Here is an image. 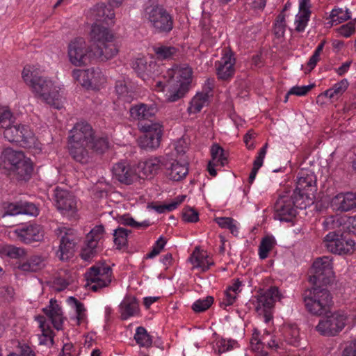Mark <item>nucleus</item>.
Masks as SVG:
<instances>
[{"mask_svg":"<svg viewBox=\"0 0 356 356\" xmlns=\"http://www.w3.org/2000/svg\"><path fill=\"white\" fill-rule=\"evenodd\" d=\"M22 74L24 82L32 88L37 97L56 109L63 108L58 90L50 79L39 75L31 66L24 67Z\"/></svg>","mask_w":356,"mask_h":356,"instance_id":"f257e3e1","label":"nucleus"},{"mask_svg":"<svg viewBox=\"0 0 356 356\" xmlns=\"http://www.w3.org/2000/svg\"><path fill=\"white\" fill-rule=\"evenodd\" d=\"M192 74V68L186 65L168 71L169 79L165 85L167 102H175L185 96L189 90Z\"/></svg>","mask_w":356,"mask_h":356,"instance_id":"f03ea898","label":"nucleus"},{"mask_svg":"<svg viewBox=\"0 0 356 356\" xmlns=\"http://www.w3.org/2000/svg\"><path fill=\"white\" fill-rule=\"evenodd\" d=\"M90 38L93 54L101 60L111 59L118 54V49L114 43V34L102 24L95 23L92 26Z\"/></svg>","mask_w":356,"mask_h":356,"instance_id":"7ed1b4c3","label":"nucleus"},{"mask_svg":"<svg viewBox=\"0 0 356 356\" xmlns=\"http://www.w3.org/2000/svg\"><path fill=\"white\" fill-rule=\"evenodd\" d=\"M324 286L314 285L305 291L302 299L307 311L312 315L327 314L333 305L330 292Z\"/></svg>","mask_w":356,"mask_h":356,"instance_id":"20e7f679","label":"nucleus"},{"mask_svg":"<svg viewBox=\"0 0 356 356\" xmlns=\"http://www.w3.org/2000/svg\"><path fill=\"white\" fill-rule=\"evenodd\" d=\"M300 200L298 196L293 195L280 196L274 206L275 218L280 221H291L292 218L296 216V209H305L307 205Z\"/></svg>","mask_w":356,"mask_h":356,"instance_id":"39448f33","label":"nucleus"},{"mask_svg":"<svg viewBox=\"0 0 356 356\" xmlns=\"http://www.w3.org/2000/svg\"><path fill=\"white\" fill-rule=\"evenodd\" d=\"M332 268V257L323 256L316 259L313 263L312 275L309 276V282L313 285L330 284L334 279Z\"/></svg>","mask_w":356,"mask_h":356,"instance_id":"423d86ee","label":"nucleus"},{"mask_svg":"<svg viewBox=\"0 0 356 356\" xmlns=\"http://www.w3.org/2000/svg\"><path fill=\"white\" fill-rule=\"evenodd\" d=\"M139 129L144 134L138 139V146L146 151L154 150L161 144L163 135L162 126L158 122L140 123Z\"/></svg>","mask_w":356,"mask_h":356,"instance_id":"0eeeda50","label":"nucleus"},{"mask_svg":"<svg viewBox=\"0 0 356 356\" xmlns=\"http://www.w3.org/2000/svg\"><path fill=\"white\" fill-rule=\"evenodd\" d=\"M112 269L108 266H93L85 274L86 286L98 292L111 282Z\"/></svg>","mask_w":356,"mask_h":356,"instance_id":"6e6552de","label":"nucleus"},{"mask_svg":"<svg viewBox=\"0 0 356 356\" xmlns=\"http://www.w3.org/2000/svg\"><path fill=\"white\" fill-rule=\"evenodd\" d=\"M145 16L155 31L169 33L173 28L170 15L161 6H149L145 9Z\"/></svg>","mask_w":356,"mask_h":356,"instance_id":"1a4fd4ad","label":"nucleus"},{"mask_svg":"<svg viewBox=\"0 0 356 356\" xmlns=\"http://www.w3.org/2000/svg\"><path fill=\"white\" fill-rule=\"evenodd\" d=\"M316 182V178L313 173L302 172L298 177L293 195L298 196L304 204H307L305 200L308 201L307 204L313 202L317 191Z\"/></svg>","mask_w":356,"mask_h":356,"instance_id":"9d476101","label":"nucleus"},{"mask_svg":"<svg viewBox=\"0 0 356 356\" xmlns=\"http://www.w3.org/2000/svg\"><path fill=\"white\" fill-rule=\"evenodd\" d=\"M321 319L316 330L324 336H334L341 332L346 322V316L341 312H334Z\"/></svg>","mask_w":356,"mask_h":356,"instance_id":"9b49d317","label":"nucleus"},{"mask_svg":"<svg viewBox=\"0 0 356 356\" xmlns=\"http://www.w3.org/2000/svg\"><path fill=\"white\" fill-rule=\"evenodd\" d=\"M256 299V309H263L264 317L266 323L269 322L273 316L268 310L271 309L277 300L280 299V294L277 286H270L267 290H260L258 294L254 297Z\"/></svg>","mask_w":356,"mask_h":356,"instance_id":"f8f14e48","label":"nucleus"},{"mask_svg":"<svg viewBox=\"0 0 356 356\" xmlns=\"http://www.w3.org/2000/svg\"><path fill=\"white\" fill-rule=\"evenodd\" d=\"M104 227L103 225L95 226L86 236L85 245L81 252V257L85 261H89L97 254L100 249L99 243L103 238Z\"/></svg>","mask_w":356,"mask_h":356,"instance_id":"ddd939ff","label":"nucleus"},{"mask_svg":"<svg viewBox=\"0 0 356 356\" xmlns=\"http://www.w3.org/2000/svg\"><path fill=\"white\" fill-rule=\"evenodd\" d=\"M68 56L70 62L76 66L86 65L90 60V54L83 38H77L68 45Z\"/></svg>","mask_w":356,"mask_h":356,"instance_id":"4468645a","label":"nucleus"},{"mask_svg":"<svg viewBox=\"0 0 356 356\" xmlns=\"http://www.w3.org/2000/svg\"><path fill=\"white\" fill-rule=\"evenodd\" d=\"M113 177L122 184L129 185L142 177L134 166L126 161L115 163L112 168Z\"/></svg>","mask_w":356,"mask_h":356,"instance_id":"2eb2a0df","label":"nucleus"},{"mask_svg":"<svg viewBox=\"0 0 356 356\" xmlns=\"http://www.w3.org/2000/svg\"><path fill=\"white\" fill-rule=\"evenodd\" d=\"M54 196L55 205L63 214L74 213L76 211V200L72 192L56 187Z\"/></svg>","mask_w":356,"mask_h":356,"instance_id":"dca6fc26","label":"nucleus"},{"mask_svg":"<svg viewBox=\"0 0 356 356\" xmlns=\"http://www.w3.org/2000/svg\"><path fill=\"white\" fill-rule=\"evenodd\" d=\"M69 153L72 159L81 164H87L92 159L90 143H68Z\"/></svg>","mask_w":356,"mask_h":356,"instance_id":"f3484780","label":"nucleus"},{"mask_svg":"<svg viewBox=\"0 0 356 356\" xmlns=\"http://www.w3.org/2000/svg\"><path fill=\"white\" fill-rule=\"evenodd\" d=\"M94 131L86 122H79L75 124L73 129L70 130L69 142L72 143H90L92 140Z\"/></svg>","mask_w":356,"mask_h":356,"instance_id":"a211bd4d","label":"nucleus"},{"mask_svg":"<svg viewBox=\"0 0 356 356\" xmlns=\"http://www.w3.org/2000/svg\"><path fill=\"white\" fill-rule=\"evenodd\" d=\"M19 140H16L17 145L24 148L41 150V144L38 140L33 131L26 124H19Z\"/></svg>","mask_w":356,"mask_h":356,"instance_id":"6ab92c4d","label":"nucleus"},{"mask_svg":"<svg viewBox=\"0 0 356 356\" xmlns=\"http://www.w3.org/2000/svg\"><path fill=\"white\" fill-rule=\"evenodd\" d=\"M17 237L24 243H31L43 240L44 230L42 227L37 224L29 225L15 230Z\"/></svg>","mask_w":356,"mask_h":356,"instance_id":"aec40b11","label":"nucleus"},{"mask_svg":"<svg viewBox=\"0 0 356 356\" xmlns=\"http://www.w3.org/2000/svg\"><path fill=\"white\" fill-rule=\"evenodd\" d=\"M130 115L134 120H138V125L143 122L147 123L153 122L152 118L154 117L157 108L153 105H147L145 104H140L132 106L130 108Z\"/></svg>","mask_w":356,"mask_h":356,"instance_id":"412c9836","label":"nucleus"},{"mask_svg":"<svg viewBox=\"0 0 356 356\" xmlns=\"http://www.w3.org/2000/svg\"><path fill=\"white\" fill-rule=\"evenodd\" d=\"M165 161V158L163 156L150 157L138 163L139 172L138 173L141 175V178H143L144 176L146 177L154 176L159 172L162 165L164 166Z\"/></svg>","mask_w":356,"mask_h":356,"instance_id":"4be33fe9","label":"nucleus"},{"mask_svg":"<svg viewBox=\"0 0 356 356\" xmlns=\"http://www.w3.org/2000/svg\"><path fill=\"white\" fill-rule=\"evenodd\" d=\"M75 245L74 234L70 231L65 232L60 238L59 249L56 252L57 257L62 261L68 260L74 254Z\"/></svg>","mask_w":356,"mask_h":356,"instance_id":"5701e85b","label":"nucleus"},{"mask_svg":"<svg viewBox=\"0 0 356 356\" xmlns=\"http://www.w3.org/2000/svg\"><path fill=\"white\" fill-rule=\"evenodd\" d=\"M44 314L51 321L54 327L57 330H63V311L60 305L58 304L57 300L51 299L49 305L42 309Z\"/></svg>","mask_w":356,"mask_h":356,"instance_id":"b1692460","label":"nucleus"},{"mask_svg":"<svg viewBox=\"0 0 356 356\" xmlns=\"http://www.w3.org/2000/svg\"><path fill=\"white\" fill-rule=\"evenodd\" d=\"M25 158L26 156L22 151L7 148L2 152L1 165L10 173Z\"/></svg>","mask_w":356,"mask_h":356,"instance_id":"393cba45","label":"nucleus"},{"mask_svg":"<svg viewBox=\"0 0 356 356\" xmlns=\"http://www.w3.org/2000/svg\"><path fill=\"white\" fill-rule=\"evenodd\" d=\"M334 208L340 211L347 212L356 208V192L339 193L332 201Z\"/></svg>","mask_w":356,"mask_h":356,"instance_id":"a878e982","label":"nucleus"},{"mask_svg":"<svg viewBox=\"0 0 356 356\" xmlns=\"http://www.w3.org/2000/svg\"><path fill=\"white\" fill-rule=\"evenodd\" d=\"M235 59L231 54H226L216 64V72L219 79L227 80L233 76L235 70L234 65Z\"/></svg>","mask_w":356,"mask_h":356,"instance_id":"bb28decb","label":"nucleus"},{"mask_svg":"<svg viewBox=\"0 0 356 356\" xmlns=\"http://www.w3.org/2000/svg\"><path fill=\"white\" fill-rule=\"evenodd\" d=\"M310 0H299V13L295 19V30L303 32L310 18Z\"/></svg>","mask_w":356,"mask_h":356,"instance_id":"cd10ccee","label":"nucleus"},{"mask_svg":"<svg viewBox=\"0 0 356 356\" xmlns=\"http://www.w3.org/2000/svg\"><path fill=\"white\" fill-rule=\"evenodd\" d=\"M164 167L166 169L167 177L174 181L181 180L188 172L187 166L180 164L176 160L171 161L165 159Z\"/></svg>","mask_w":356,"mask_h":356,"instance_id":"c85d7f7f","label":"nucleus"},{"mask_svg":"<svg viewBox=\"0 0 356 356\" xmlns=\"http://www.w3.org/2000/svg\"><path fill=\"white\" fill-rule=\"evenodd\" d=\"M33 171V162L26 156L9 174L17 181H27L31 179Z\"/></svg>","mask_w":356,"mask_h":356,"instance_id":"c756f323","label":"nucleus"},{"mask_svg":"<svg viewBox=\"0 0 356 356\" xmlns=\"http://www.w3.org/2000/svg\"><path fill=\"white\" fill-rule=\"evenodd\" d=\"M93 19L98 22H104L108 26L114 24L115 13L113 9L104 3L96 5L92 10Z\"/></svg>","mask_w":356,"mask_h":356,"instance_id":"7c9ffc66","label":"nucleus"},{"mask_svg":"<svg viewBox=\"0 0 356 356\" xmlns=\"http://www.w3.org/2000/svg\"><path fill=\"white\" fill-rule=\"evenodd\" d=\"M132 67L138 76L144 79L145 76H152L154 74L157 65L154 61H147L146 58L143 57L133 61Z\"/></svg>","mask_w":356,"mask_h":356,"instance_id":"2f4dec72","label":"nucleus"},{"mask_svg":"<svg viewBox=\"0 0 356 356\" xmlns=\"http://www.w3.org/2000/svg\"><path fill=\"white\" fill-rule=\"evenodd\" d=\"M119 307L122 320H127L129 317L137 314L139 311L138 302L136 298L132 296H126Z\"/></svg>","mask_w":356,"mask_h":356,"instance_id":"473e14b6","label":"nucleus"},{"mask_svg":"<svg viewBox=\"0 0 356 356\" xmlns=\"http://www.w3.org/2000/svg\"><path fill=\"white\" fill-rule=\"evenodd\" d=\"M45 266L44 259L39 255H33L26 261H20L18 268L24 272H36L42 269Z\"/></svg>","mask_w":356,"mask_h":356,"instance_id":"72a5a7b5","label":"nucleus"},{"mask_svg":"<svg viewBox=\"0 0 356 356\" xmlns=\"http://www.w3.org/2000/svg\"><path fill=\"white\" fill-rule=\"evenodd\" d=\"M73 280V277L70 271L61 270L54 277L52 287L55 291L60 292L65 290Z\"/></svg>","mask_w":356,"mask_h":356,"instance_id":"f704fd0d","label":"nucleus"},{"mask_svg":"<svg viewBox=\"0 0 356 356\" xmlns=\"http://www.w3.org/2000/svg\"><path fill=\"white\" fill-rule=\"evenodd\" d=\"M342 233L341 231H332L330 232L324 238L323 243L326 249L333 253L337 254L338 252V248L339 243H341V238L342 237Z\"/></svg>","mask_w":356,"mask_h":356,"instance_id":"c9c22d12","label":"nucleus"},{"mask_svg":"<svg viewBox=\"0 0 356 356\" xmlns=\"http://www.w3.org/2000/svg\"><path fill=\"white\" fill-rule=\"evenodd\" d=\"M209 104V95L204 92H197L191 99L188 112L190 114L199 113L202 108Z\"/></svg>","mask_w":356,"mask_h":356,"instance_id":"e433bc0d","label":"nucleus"},{"mask_svg":"<svg viewBox=\"0 0 356 356\" xmlns=\"http://www.w3.org/2000/svg\"><path fill=\"white\" fill-rule=\"evenodd\" d=\"M154 51L160 60L174 59L178 55V49L172 46L160 45L155 47Z\"/></svg>","mask_w":356,"mask_h":356,"instance_id":"4c0bfd02","label":"nucleus"},{"mask_svg":"<svg viewBox=\"0 0 356 356\" xmlns=\"http://www.w3.org/2000/svg\"><path fill=\"white\" fill-rule=\"evenodd\" d=\"M131 230L119 227L114 230L113 241L117 249L121 250L127 247V237Z\"/></svg>","mask_w":356,"mask_h":356,"instance_id":"58836bf2","label":"nucleus"},{"mask_svg":"<svg viewBox=\"0 0 356 356\" xmlns=\"http://www.w3.org/2000/svg\"><path fill=\"white\" fill-rule=\"evenodd\" d=\"M348 86V82L347 79H344L339 82L335 83L332 88L325 90L324 95L329 99L338 98V97L342 95Z\"/></svg>","mask_w":356,"mask_h":356,"instance_id":"ea45409f","label":"nucleus"},{"mask_svg":"<svg viewBox=\"0 0 356 356\" xmlns=\"http://www.w3.org/2000/svg\"><path fill=\"white\" fill-rule=\"evenodd\" d=\"M341 240V243H339V250L336 254L342 255L353 253L355 250V241L348 237V234L345 233H342Z\"/></svg>","mask_w":356,"mask_h":356,"instance_id":"a19ab883","label":"nucleus"},{"mask_svg":"<svg viewBox=\"0 0 356 356\" xmlns=\"http://www.w3.org/2000/svg\"><path fill=\"white\" fill-rule=\"evenodd\" d=\"M134 339L136 343L142 347H150L152 343L151 336L147 333L146 329L143 327H138L134 335Z\"/></svg>","mask_w":356,"mask_h":356,"instance_id":"79ce46f5","label":"nucleus"},{"mask_svg":"<svg viewBox=\"0 0 356 356\" xmlns=\"http://www.w3.org/2000/svg\"><path fill=\"white\" fill-rule=\"evenodd\" d=\"M211 154L213 161L225 166L227 163V156L225 150L218 144H214L211 148Z\"/></svg>","mask_w":356,"mask_h":356,"instance_id":"37998d69","label":"nucleus"},{"mask_svg":"<svg viewBox=\"0 0 356 356\" xmlns=\"http://www.w3.org/2000/svg\"><path fill=\"white\" fill-rule=\"evenodd\" d=\"M350 14L348 9L346 8L345 9L341 8L332 9L330 15L332 25H333L334 23H335V24L342 23L350 19Z\"/></svg>","mask_w":356,"mask_h":356,"instance_id":"c03bdc74","label":"nucleus"},{"mask_svg":"<svg viewBox=\"0 0 356 356\" xmlns=\"http://www.w3.org/2000/svg\"><path fill=\"white\" fill-rule=\"evenodd\" d=\"M90 148L92 151V154L94 152L102 154L108 148V140L106 138H96L93 135L92 142L90 143Z\"/></svg>","mask_w":356,"mask_h":356,"instance_id":"a18cd8bd","label":"nucleus"},{"mask_svg":"<svg viewBox=\"0 0 356 356\" xmlns=\"http://www.w3.org/2000/svg\"><path fill=\"white\" fill-rule=\"evenodd\" d=\"M275 244V240L273 236H268L264 237L259 247V255L260 259H266Z\"/></svg>","mask_w":356,"mask_h":356,"instance_id":"49530a36","label":"nucleus"},{"mask_svg":"<svg viewBox=\"0 0 356 356\" xmlns=\"http://www.w3.org/2000/svg\"><path fill=\"white\" fill-rule=\"evenodd\" d=\"M213 300V298L210 296L203 299H198L193 304L192 309L195 313L204 312L212 305Z\"/></svg>","mask_w":356,"mask_h":356,"instance_id":"de8ad7c7","label":"nucleus"},{"mask_svg":"<svg viewBox=\"0 0 356 356\" xmlns=\"http://www.w3.org/2000/svg\"><path fill=\"white\" fill-rule=\"evenodd\" d=\"M19 124H11L8 127L5 128L3 132V137L10 143H16V140L18 138Z\"/></svg>","mask_w":356,"mask_h":356,"instance_id":"09e8293b","label":"nucleus"},{"mask_svg":"<svg viewBox=\"0 0 356 356\" xmlns=\"http://www.w3.org/2000/svg\"><path fill=\"white\" fill-rule=\"evenodd\" d=\"M15 123V118L11 111L7 108H0V127L5 129Z\"/></svg>","mask_w":356,"mask_h":356,"instance_id":"8fccbe9b","label":"nucleus"},{"mask_svg":"<svg viewBox=\"0 0 356 356\" xmlns=\"http://www.w3.org/2000/svg\"><path fill=\"white\" fill-rule=\"evenodd\" d=\"M286 30L285 15L280 13L277 15L274 24L273 31L277 38L284 36Z\"/></svg>","mask_w":356,"mask_h":356,"instance_id":"3c124183","label":"nucleus"},{"mask_svg":"<svg viewBox=\"0 0 356 356\" xmlns=\"http://www.w3.org/2000/svg\"><path fill=\"white\" fill-rule=\"evenodd\" d=\"M119 222L123 225H128L136 228L147 227L150 225L147 220L142 222H138L132 217H130L128 215H123L120 216L119 218Z\"/></svg>","mask_w":356,"mask_h":356,"instance_id":"603ef678","label":"nucleus"},{"mask_svg":"<svg viewBox=\"0 0 356 356\" xmlns=\"http://www.w3.org/2000/svg\"><path fill=\"white\" fill-rule=\"evenodd\" d=\"M68 302L73 304L76 309L77 324H80L86 318L85 308L81 302L74 297L68 298Z\"/></svg>","mask_w":356,"mask_h":356,"instance_id":"864d4df0","label":"nucleus"},{"mask_svg":"<svg viewBox=\"0 0 356 356\" xmlns=\"http://www.w3.org/2000/svg\"><path fill=\"white\" fill-rule=\"evenodd\" d=\"M285 337L287 342L293 346H298L299 343V330L296 326H291L285 331Z\"/></svg>","mask_w":356,"mask_h":356,"instance_id":"5fc2aeb1","label":"nucleus"},{"mask_svg":"<svg viewBox=\"0 0 356 356\" xmlns=\"http://www.w3.org/2000/svg\"><path fill=\"white\" fill-rule=\"evenodd\" d=\"M115 90L118 95L125 98V100L128 101L129 97H131V91L124 80H120L116 82Z\"/></svg>","mask_w":356,"mask_h":356,"instance_id":"6e6d98bb","label":"nucleus"},{"mask_svg":"<svg viewBox=\"0 0 356 356\" xmlns=\"http://www.w3.org/2000/svg\"><path fill=\"white\" fill-rule=\"evenodd\" d=\"M182 219L186 222H196L199 220V213L193 208L185 207L182 211Z\"/></svg>","mask_w":356,"mask_h":356,"instance_id":"4d7b16f0","label":"nucleus"},{"mask_svg":"<svg viewBox=\"0 0 356 356\" xmlns=\"http://www.w3.org/2000/svg\"><path fill=\"white\" fill-rule=\"evenodd\" d=\"M36 319L40 324V328L42 332L43 336L49 337L51 344H53L54 334L49 325H46L45 318L44 316H39L36 318Z\"/></svg>","mask_w":356,"mask_h":356,"instance_id":"13d9d810","label":"nucleus"},{"mask_svg":"<svg viewBox=\"0 0 356 356\" xmlns=\"http://www.w3.org/2000/svg\"><path fill=\"white\" fill-rule=\"evenodd\" d=\"M166 242L167 241L164 237L160 236L152 247V250L146 255V258L152 259L157 256L163 249Z\"/></svg>","mask_w":356,"mask_h":356,"instance_id":"bf43d9fd","label":"nucleus"},{"mask_svg":"<svg viewBox=\"0 0 356 356\" xmlns=\"http://www.w3.org/2000/svg\"><path fill=\"white\" fill-rule=\"evenodd\" d=\"M5 254L12 259H19L26 254L25 250L13 245L7 246L4 250Z\"/></svg>","mask_w":356,"mask_h":356,"instance_id":"052dcab7","label":"nucleus"},{"mask_svg":"<svg viewBox=\"0 0 356 356\" xmlns=\"http://www.w3.org/2000/svg\"><path fill=\"white\" fill-rule=\"evenodd\" d=\"M21 214L37 216L39 214V210L33 203L22 202Z\"/></svg>","mask_w":356,"mask_h":356,"instance_id":"680f3d73","label":"nucleus"},{"mask_svg":"<svg viewBox=\"0 0 356 356\" xmlns=\"http://www.w3.org/2000/svg\"><path fill=\"white\" fill-rule=\"evenodd\" d=\"M314 86V84L302 86H293L288 92V95L304 96Z\"/></svg>","mask_w":356,"mask_h":356,"instance_id":"e2e57ef3","label":"nucleus"},{"mask_svg":"<svg viewBox=\"0 0 356 356\" xmlns=\"http://www.w3.org/2000/svg\"><path fill=\"white\" fill-rule=\"evenodd\" d=\"M206 255L200 252L199 248L196 247L195 251L190 257V261L193 265V268H197L203 262Z\"/></svg>","mask_w":356,"mask_h":356,"instance_id":"0e129e2a","label":"nucleus"},{"mask_svg":"<svg viewBox=\"0 0 356 356\" xmlns=\"http://www.w3.org/2000/svg\"><path fill=\"white\" fill-rule=\"evenodd\" d=\"M355 22H350L341 26L337 29L338 33L346 38L350 37L355 31Z\"/></svg>","mask_w":356,"mask_h":356,"instance_id":"69168bd1","label":"nucleus"},{"mask_svg":"<svg viewBox=\"0 0 356 356\" xmlns=\"http://www.w3.org/2000/svg\"><path fill=\"white\" fill-rule=\"evenodd\" d=\"M236 344V342L234 340H226V339H220L217 342V346L218 348V352L220 353H225L226 351L230 350L234 348V346Z\"/></svg>","mask_w":356,"mask_h":356,"instance_id":"338daca9","label":"nucleus"},{"mask_svg":"<svg viewBox=\"0 0 356 356\" xmlns=\"http://www.w3.org/2000/svg\"><path fill=\"white\" fill-rule=\"evenodd\" d=\"M342 356H356V339L350 341L344 348Z\"/></svg>","mask_w":356,"mask_h":356,"instance_id":"774afa93","label":"nucleus"}]
</instances>
